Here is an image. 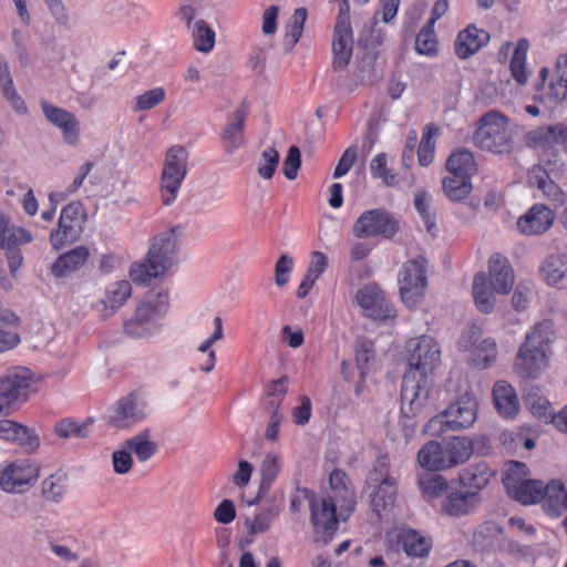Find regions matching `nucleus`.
I'll list each match as a JSON object with an SVG mask.
<instances>
[{"label":"nucleus","instance_id":"obj_56","mask_svg":"<svg viewBox=\"0 0 567 567\" xmlns=\"http://www.w3.org/2000/svg\"><path fill=\"white\" fill-rule=\"evenodd\" d=\"M374 359L373 344L370 341H361L355 348V367L359 370L360 379H364L369 363Z\"/></svg>","mask_w":567,"mask_h":567},{"label":"nucleus","instance_id":"obj_8","mask_svg":"<svg viewBox=\"0 0 567 567\" xmlns=\"http://www.w3.org/2000/svg\"><path fill=\"white\" fill-rule=\"evenodd\" d=\"M188 153L185 147L172 146L165 156L161 176V196L165 206L172 205L187 175Z\"/></svg>","mask_w":567,"mask_h":567},{"label":"nucleus","instance_id":"obj_51","mask_svg":"<svg viewBox=\"0 0 567 567\" xmlns=\"http://www.w3.org/2000/svg\"><path fill=\"white\" fill-rule=\"evenodd\" d=\"M431 197L427 193L421 192L415 195L414 198V207L416 212L420 214L424 226L429 233H432L435 229V216L431 206Z\"/></svg>","mask_w":567,"mask_h":567},{"label":"nucleus","instance_id":"obj_63","mask_svg":"<svg viewBox=\"0 0 567 567\" xmlns=\"http://www.w3.org/2000/svg\"><path fill=\"white\" fill-rule=\"evenodd\" d=\"M301 165V154L297 146H291L284 161V175L287 179H295Z\"/></svg>","mask_w":567,"mask_h":567},{"label":"nucleus","instance_id":"obj_50","mask_svg":"<svg viewBox=\"0 0 567 567\" xmlns=\"http://www.w3.org/2000/svg\"><path fill=\"white\" fill-rule=\"evenodd\" d=\"M419 486L425 495L432 497H439L444 493L446 494L449 491L447 481L443 476L436 474H425L421 476L419 480Z\"/></svg>","mask_w":567,"mask_h":567},{"label":"nucleus","instance_id":"obj_17","mask_svg":"<svg viewBox=\"0 0 567 567\" xmlns=\"http://www.w3.org/2000/svg\"><path fill=\"white\" fill-rule=\"evenodd\" d=\"M554 212L543 204L533 205L517 220V229L520 234L535 236L546 233L554 224Z\"/></svg>","mask_w":567,"mask_h":567},{"label":"nucleus","instance_id":"obj_62","mask_svg":"<svg viewBox=\"0 0 567 567\" xmlns=\"http://www.w3.org/2000/svg\"><path fill=\"white\" fill-rule=\"evenodd\" d=\"M293 260L288 255H281L275 266V284L278 287H284L289 281V276L292 270Z\"/></svg>","mask_w":567,"mask_h":567},{"label":"nucleus","instance_id":"obj_61","mask_svg":"<svg viewBox=\"0 0 567 567\" xmlns=\"http://www.w3.org/2000/svg\"><path fill=\"white\" fill-rule=\"evenodd\" d=\"M62 132L64 143L76 146L80 141V124L74 114L58 127Z\"/></svg>","mask_w":567,"mask_h":567},{"label":"nucleus","instance_id":"obj_64","mask_svg":"<svg viewBox=\"0 0 567 567\" xmlns=\"http://www.w3.org/2000/svg\"><path fill=\"white\" fill-rule=\"evenodd\" d=\"M567 96V82H563V79L553 76L548 89L545 94V99L553 104H557L565 100Z\"/></svg>","mask_w":567,"mask_h":567},{"label":"nucleus","instance_id":"obj_41","mask_svg":"<svg viewBox=\"0 0 567 567\" xmlns=\"http://www.w3.org/2000/svg\"><path fill=\"white\" fill-rule=\"evenodd\" d=\"M125 446L134 453L140 462L148 461L157 451V444L150 440V432L143 431L126 440Z\"/></svg>","mask_w":567,"mask_h":567},{"label":"nucleus","instance_id":"obj_59","mask_svg":"<svg viewBox=\"0 0 567 567\" xmlns=\"http://www.w3.org/2000/svg\"><path fill=\"white\" fill-rule=\"evenodd\" d=\"M113 470L116 474L123 475L130 472L133 466V458L131 451L123 444V449L113 452L112 454Z\"/></svg>","mask_w":567,"mask_h":567},{"label":"nucleus","instance_id":"obj_43","mask_svg":"<svg viewBox=\"0 0 567 567\" xmlns=\"http://www.w3.org/2000/svg\"><path fill=\"white\" fill-rule=\"evenodd\" d=\"M190 31L194 48L198 52L209 53L214 49L216 34L205 20L195 21Z\"/></svg>","mask_w":567,"mask_h":567},{"label":"nucleus","instance_id":"obj_10","mask_svg":"<svg viewBox=\"0 0 567 567\" xmlns=\"http://www.w3.org/2000/svg\"><path fill=\"white\" fill-rule=\"evenodd\" d=\"M311 524L315 532V540L327 544L334 535L338 528V519L343 518V512L337 515L338 503L331 496L315 497L312 494L309 498Z\"/></svg>","mask_w":567,"mask_h":567},{"label":"nucleus","instance_id":"obj_12","mask_svg":"<svg viewBox=\"0 0 567 567\" xmlns=\"http://www.w3.org/2000/svg\"><path fill=\"white\" fill-rule=\"evenodd\" d=\"M402 301L414 307L423 297L426 286V260L419 257L406 261L398 277Z\"/></svg>","mask_w":567,"mask_h":567},{"label":"nucleus","instance_id":"obj_36","mask_svg":"<svg viewBox=\"0 0 567 567\" xmlns=\"http://www.w3.org/2000/svg\"><path fill=\"white\" fill-rule=\"evenodd\" d=\"M487 282L485 272H478L473 279L472 295L477 309L483 313H491L495 307V298Z\"/></svg>","mask_w":567,"mask_h":567},{"label":"nucleus","instance_id":"obj_44","mask_svg":"<svg viewBox=\"0 0 567 567\" xmlns=\"http://www.w3.org/2000/svg\"><path fill=\"white\" fill-rule=\"evenodd\" d=\"M307 20V10L298 8L286 24L284 44L287 50H291L302 35L305 22Z\"/></svg>","mask_w":567,"mask_h":567},{"label":"nucleus","instance_id":"obj_60","mask_svg":"<svg viewBox=\"0 0 567 567\" xmlns=\"http://www.w3.org/2000/svg\"><path fill=\"white\" fill-rule=\"evenodd\" d=\"M279 473V461L275 455H267L261 464V488H268Z\"/></svg>","mask_w":567,"mask_h":567},{"label":"nucleus","instance_id":"obj_53","mask_svg":"<svg viewBox=\"0 0 567 567\" xmlns=\"http://www.w3.org/2000/svg\"><path fill=\"white\" fill-rule=\"evenodd\" d=\"M528 468L524 463L513 461L505 471L503 483L507 493L512 492V485L519 486L524 481H529Z\"/></svg>","mask_w":567,"mask_h":567},{"label":"nucleus","instance_id":"obj_57","mask_svg":"<svg viewBox=\"0 0 567 567\" xmlns=\"http://www.w3.org/2000/svg\"><path fill=\"white\" fill-rule=\"evenodd\" d=\"M370 172L374 178H380L388 186L395 184V176L391 174L386 166V155L380 153L375 155L370 163Z\"/></svg>","mask_w":567,"mask_h":567},{"label":"nucleus","instance_id":"obj_33","mask_svg":"<svg viewBox=\"0 0 567 567\" xmlns=\"http://www.w3.org/2000/svg\"><path fill=\"white\" fill-rule=\"evenodd\" d=\"M399 543L410 557H425L432 548L431 539L414 529H402L399 534Z\"/></svg>","mask_w":567,"mask_h":567},{"label":"nucleus","instance_id":"obj_54","mask_svg":"<svg viewBox=\"0 0 567 567\" xmlns=\"http://www.w3.org/2000/svg\"><path fill=\"white\" fill-rule=\"evenodd\" d=\"M496 342L491 338L484 339L475 348L474 362L477 367L485 369L496 359Z\"/></svg>","mask_w":567,"mask_h":567},{"label":"nucleus","instance_id":"obj_4","mask_svg":"<svg viewBox=\"0 0 567 567\" xmlns=\"http://www.w3.org/2000/svg\"><path fill=\"white\" fill-rule=\"evenodd\" d=\"M169 297L163 290H150L136 305L134 315L123 324L124 333L133 339H147L161 330L159 320L167 313Z\"/></svg>","mask_w":567,"mask_h":567},{"label":"nucleus","instance_id":"obj_21","mask_svg":"<svg viewBox=\"0 0 567 567\" xmlns=\"http://www.w3.org/2000/svg\"><path fill=\"white\" fill-rule=\"evenodd\" d=\"M489 286L492 290L507 295L514 285V271L507 258L494 254L488 260Z\"/></svg>","mask_w":567,"mask_h":567},{"label":"nucleus","instance_id":"obj_34","mask_svg":"<svg viewBox=\"0 0 567 567\" xmlns=\"http://www.w3.org/2000/svg\"><path fill=\"white\" fill-rule=\"evenodd\" d=\"M443 443L450 468L464 464L473 453V443L466 436H453Z\"/></svg>","mask_w":567,"mask_h":567},{"label":"nucleus","instance_id":"obj_48","mask_svg":"<svg viewBox=\"0 0 567 567\" xmlns=\"http://www.w3.org/2000/svg\"><path fill=\"white\" fill-rule=\"evenodd\" d=\"M525 404L535 416L544 420L551 419L550 403L539 393L538 389L528 390L525 394Z\"/></svg>","mask_w":567,"mask_h":567},{"label":"nucleus","instance_id":"obj_15","mask_svg":"<svg viewBox=\"0 0 567 567\" xmlns=\"http://www.w3.org/2000/svg\"><path fill=\"white\" fill-rule=\"evenodd\" d=\"M147 416L146 405L130 394L116 401L106 413V422L115 429H128Z\"/></svg>","mask_w":567,"mask_h":567},{"label":"nucleus","instance_id":"obj_19","mask_svg":"<svg viewBox=\"0 0 567 567\" xmlns=\"http://www.w3.org/2000/svg\"><path fill=\"white\" fill-rule=\"evenodd\" d=\"M480 504L476 492L447 491L440 502V512L458 517L472 513Z\"/></svg>","mask_w":567,"mask_h":567},{"label":"nucleus","instance_id":"obj_30","mask_svg":"<svg viewBox=\"0 0 567 567\" xmlns=\"http://www.w3.org/2000/svg\"><path fill=\"white\" fill-rule=\"evenodd\" d=\"M89 256L90 252L86 247H75L74 249L58 257L51 267V272L55 277H64L79 270L86 262Z\"/></svg>","mask_w":567,"mask_h":567},{"label":"nucleus","instance_id":"obj_45","mask_svg":"<svg viewBox=\"0 0 567 567\" xmlns=\"http://www.w3.org/2000/svg\"><path fill=\"white\" fill-rule=\"evenodd\" d=\"M91 421L79 423L72 419H64L54 426V433L61 439H85L90 433Z\"/></svg>","mask_w":567,"mask_h":567},{"label":"nucleus","instance_id":"obj_31","mask_svg":"<svg viewBox=\"0 0 567 567\" xmlns=\"http://www.w3.org/2000/svg\"><path fill=\"white\" fill-rule=\"evenodd\" d=\"M528 183L536 186L545 197L556 205H563L565 203L564 192L549 178L548 173L543 167L534 166L529 171Z\"/></svg>","mask_w":567,"mask_h":567},{"label":"nucleus","instance_id":"obj_23","mask_svg":"<svg viewBox=\"0 0 567 567\" xmlns=\"http://www.w3.org/2000/svg\"><path fill=\"white\" fill-rule=\"evenodd\" d=\"M370 482H378V485L372 494L371 505L377 516L379 518H382L383 514L390 512L395 504L396 481L392 476L386 474L380 481L379 478H373L371 476Z\"/></svg>","mask_w":567,"mask_h":567},{"label":"nucleus","instance_id":"obj_49","mask_svg":"<svg viewBox=\"0 0 567 567\" xmlns=\"http://www.w3.org/2000/svg\"><path fill=\"white\" fill-rule=\"evenodd\" d=\"M415 50L419 54L426 56H434L437 53V39L434 32V27L424 25L415 40Z\"/></svg>","mask_w":567,"mask_h":567},{"label":"nucleus","instance_id":"obj_35","mask_svg":"<svg viewBox=\"0 0 567 567\" xmlns=\"http://www.w3.org/2000/svg\"><path fill=\"white\" fill-rule=\"evenodd\" d=\"M493 476L494 472L486 463H477L464 470L460 481L464 487L481 491L488 485Z\"/></svg>","mask_w":567,"mask_h":567},{"label":"nucleus","instance_id":"obj_26","mask_svg":"<svg viewBox=\"0 0 567 567\" xmlns=\"http://www.w3.org/2000/svg\"><path fill=\"white\" fill-rule=\"evenodd\" d=\"M32 240L33 236L30 230L12 225L10 217L0 212V249H17Z\"/></svg>","mask_w":567,"mask_h":567},{"label":"nucleus","instance_id":"obj_38","mask_svg":"<svg viewBox=\"0 0 567 567\" xmlns=\"http://www.w3.org/2000/svg\"><path fill=\"white\" fill-rule=\"evenodd\" d=\"M449 174L471 177L476 172V162L472 152L458 150L453 152L446 161Z\"/></svg>","mask_w":567,"mask_h":567},{"label":"nucleus","instance_id":"obj_37","mask_svg":"<svg viewBox=\"0 0 567 567\" xmlns=\"http://www.w3.org/2000/svg\"><path fill=\"white\" fill-rule=\"evenodd\" d=\"M547 498L545 511L551 516H560L567 512V489L559 480H551L547 483Z\"/></svg>","mask_w":567,"mask_h":567},{"label":"nucleus","instance_id":"obj_32","mask_svg":"<svg viewBox=\"0 0 567 567\" xmlns=\"http://www.w3.org/2000/svg\"><path fill=\"white\" fill-rule=\"evenodd\" d=\"M0 89L3 97L10 103L11 107L17 113L25 114L28 112V107L23 99L14 87L9 64L2 54H0Z\"/></svg>","mask_w":567,"mask_h":567},{"label":"nucleus","instance_id":"obj_1","mask_svg":"<svg viewBox=\"0 0 567 567\" xmlns=\"http://www.w3.org/2000/svg\"><path fill=\"white\" fill-rule=\"evenodd\" d=\"M409 371L401 386V411L415 415L429 398L427 377L433 374L441 362V349L431 337L421 336L408 343Z\"/></svg>","mask_w":567,"mask_h":567},{"label":"nucleus","instance_id":"obj_24","mask_svg":"<svg viewBox=\"0 0 567 567\" xmlns=\"http://www.w3.org/2000/svg\"><path fill=\"white\" fill-rule=\"evenodd\" d=\"M540 278L551 287L567 288V257L564 254L548 255L539 267Z\"/></svg>","mask_w":567,"mask_h":567},{"label":"nucleus","instance_id":"obj_22","mask_svg":"<svg viewBox=\"0 0 567 567\" xmlns=\"http://www.w3.org/2000/svg\"><path fill=\"white\" fill-rule=\"evenodd\" d=\"M330 494L334 502L338 503L339 511H344L348 516L354 511L355 498L354 492L350 486V480L341 470H333L329 476Z\"/></svg>","mask_w":567,"mask_h":567},{"label":"nucleus","instance_id":"obj_6","mask_svg":"<svg viewBox=\"0 0 567 567\" xmlns=\"http://www.w3.org/2000/svg\"><path fill=\"white\" fill-rule=\"evenodd\" d=\"M474 143L483 151L503 154L511 150L512 133L508 118L498 111H489L477 122Z\"/></svg>","mask_w":567,"mask_h":567},{"label":"nucleus","instance_id":"obj_13","mask_svg":"<svg viewBox=\"0 0 567 567\" xmlns=\"http://www.w3.org/2000/svg\"><path fill=\"white\" fill-rule=\"evenodd\" d=\"M340 3L338 20L334 27L332 42L333 69H344L352 55V29L350 24V6L348 0H337Z\"/></svg>","mask_w":567,"mask_h":567},{"label":"nucleus","instance_id":"obj_47","mask_svg":"<svg viewBox=\"0 0 567 567\" xmlns=\"http://www.w3.org/2000/svg\"><path fill=\"white\" fill-rule=\"evenodd\" d=\"M437 135L439 130L436 127H425L417 148V159L421 166H429L432 163L435 152V138Z\"/></svg>","mask_w":567,"mask_h":567},{"label":"nucleus","instance_id":"obj_20","mask_svg":"<svg viewBox=\"0 0 567 567\" xmlns=\"http://www.w3.org/2000/svg\"><path fill=\"white\" fill-rule=\"evenodd\" d=\"M247 117V111L244 105L238 107L229 117L227 124L220 133V141L224 151L233 154L245 143L244 128Z\"/></svg>","mask_w":567,"mask_h":567},{"label":"nucleus","instance_id":"obj_27","mask_svg":"<svg viewBox=\"0 0 567 567\" xmlns=\"http://www.w3.org/2000/svg\"><path fill=\"white\" fill-rule=\"evenodd\" d=\"M493 400L498 413L513 419L519 411V402L515 389L505 381H498L493 388Z\"/></svg>","mask_w":567,"mask_h":567},{"label":"nucleus","instance_id":"obj_5","mask_svg":"<svg viewBox=\"0 0 567 567\" xmlns=\"http://www.w3.org/2000/svg\"><path fill=\"white\" fill-rule=\"evenodd\" d=\"M477 417V401L471 393H464L446 410L432 417L425 432L431 436H440L447 430L461 431L471 427Z\"/></svg>","mask_w":567,"mask_h":567},{"label":"nucleus","instance_id":"obj_9","mask_svg":"<svg viewBox=\"0 0 567 567\" xmlns=\"http://www.w3.org/2000/svg\"><path fill=\"white\" fill-rule=\"evenodd\" d=\"M39 476V465L29 458L6 463L0 468V489L9 494L25 493Z\"/></svg>","mask_w":567,"mask_h":567},{"label":"nucleus","instance_id":"obj_55","mask_svg":"<svg viewBox=\"0 0 567 567\" xmlns=\"http://www.w3.org/2000/svg\"><path fill=\"white\" fill-rule=\"evenodd\" d=\"M166 93L163 87H155L135 97L134 111H146L155 107L165 100Z\"/></svg>","mask_w":567,"mask_h":567},{"label":"nucleus","instance_id":"obj_42","mask_svg":"<svg viewBox=\"0 0 567 567\" xmlns=\"http://www.w3.org/2000/svg\"><path fill=\"white\" fill-rule=\"evenodd\" d=\"M529 48V43L526 39H520L514 50L511 59L509 69L513 79L518 84H525L528 80V72L526 69V55Z\"/></svg>","mask_w":567,"mask_h":567},{"label":"nucleus","instance_id":"obj_25","mask_svg":"<svg viewBox=\"0 0 567 567\" xmlns=\"http://www.w3.org/2000/svg\"><path fill=\"white\" fill-rule=\"evenodd\" d=\"M489 35L486 31L468 25L462 30L456 38L454 50L460 59H467L475 54L485 43Z\"/></svg>","mask_w":567,"mask_h":567},{"label":"nucleus","instance_id":"obj_14","mask_svg":"<svg viewBox=\"0 0 567 567\" xmlns=\"http://www.w3.org/2000/svg\"><path fill=\"white\" fill-rule=\"evenodd\" d=\"M83 208L79 202L70 203L61 210L58 227L50 233L49 239L53 249L59 250L80 237L83 229Z\"/></svg>","mask_w":567,"mask_h":567},{"label":"nucleus","instance_id":"obj_40","mask_svg":"<svg viewBox=\"0 0 567 567\" xmlns=\"http://www.w3.org/2000/svg\"><path fill=\"white\" fill-rule=\"evenodd\" d=\"M132 295V286L127 280H120L111 284L105 291L102 305L111 312L121 308Z\"/></svg>","mask_w":567,"mask_h":567},{"label":"nucleus","instance_id":"obj_2","mask_svg":"<svg viewBox=\"0 0 567 567\" xmlns=\"http://www.w3.org/2000/svg\"><path fill=\"white\" fill-rule=\"evenodd\" d=\"M182 227H172L153 238L144 262H135L130 268L133 281L147 284L153 278L163 276L175 262L177 238Z\"/></svg>","mask_w":567,"mask_h":567},{"label":"nucleus","instance_id":"obj_7","mask_svg":"<svg viewBox=\"0 0 567 567\" xmlns=\"http://www.w3.org/2000/svg\"><path fill=\"white\" fill-rule=\"evenodd\" d=\"M32 382L31 371L23 367L11 368L0 377V416L10 415L28 401Z\"/></svg>","mask_w":567,"mask_h":567},{"label":"nucleus","instance_id":"obj_11","mask_svg":"<svg viewBox=\"0 0 567 567\" xmlns=\"http://www.w3.org/2000/svg\"><path fill=\"white\" fill-rule=\"evenodd\" d=\"M399 230V223L389 212L375 208L363 212L352 226L357 238L382 237L390 239Z\"/></svg>","mask_w":567,"mask_h":567},{"label":"nucleus","instance_id":"obj_52","mask_svg":"<svg viewBox=\"0 0 567 567\" xmlns=\"http://www.w3.org/2000/svg\"><path fill=\"white\" fill-rule=\"evenodd\" d=\"M280 159L279 152L275 147L262 151L258 162V174L264 179H270L276 173Z\"/></svg>","mask_w":567,"mask_h":567},{"label":"nucleus","instance_id":"obj_39","mask_svg":"<svg viewBox=\"0 0 567 567\" xmlns=\"http://www.w3.org/2000/svg\"><path fill=\"white\" fill-rule=\"evenodd\" d=\"M442 188L451 202L464 200L473 190L471 177L449 175L442 181Z\"/></svg>","mask_w":567,"mask_h":567},{"label":"nucleus","instance_id":"obj_29","mask_svg":"<svg viewBox=\"0 0 567 567\" xmlns=\"http://www.w3.org/2000/svg\"><path fill=\"white\" fill-rule=\"evenodd\" d=\"M547 494V484L544 485L542 481L536 480L524 481L519 486L512 485V492L508 493L512 498L524 505H530L542 501L544 507L546 505Z\"/></svg>","mask_w":567,"mask_h":567},{"label":"nucleus","instance_id":"obj_28","mask_svg":"<svg viewBox=\"0 0 567 567\" xmlns=\"http://www.w3.org/2000/svg\"><path fill=\"white\" fill-rule=\"evenodd\" d=\"M417 462L431 472L450 470L444 443L437 441H430L420 449Z\"/></svg>","mask_w":567,"mask_h":567},{"label":"nucleus","instance_id":"obj_18","mask_svg":"<svg viewBox=\"0 0 567 567\" xmlns=\"http://www.w3.org/2000/svg\"><path fill=\"white\" fill-rule=\"evenodd\" d=\"M0 440L19 444L30 452L40 446V437L33 429L9 419L0 420Z\"/></svg>","mask_w":567,"mask_h":567},{"label":"nucleus","instance_id":"obj_46","mask_svg":"<svg viewBox=\"0 0 567 567\" xmlns=\"http://www.w3.org/2000/svg\"><path fill=\"white\" fill-rule=\"evenodd\" d=\"M68 477L64 473H55L42 482L43 496L51 502L58 503L65 494Z\"/></svg>","mask_w":567,"mask_h":567},{"label":"nucleus","instance_id":"obj_16","mask_svg":"<svg viewBox=\"0 0 567 567\" xmlns=\"http://www.w3.org/2000/svg\"><path fill=\"white\" fill-rule=\"evenodd\" d=\"M355 301L363 315L373 320H385L393 315V308L385 299L384 292L375 284L360 288L355 293Z\"/></svg>","mask_w":567,"mask_h":567},{"label":"nucleus","instance_id":"obj_58","mask_svg":"<svg viewBox=\"0 0 567 567\" xmlns=\"http://www.w3.org/2000/svg\"><path fill=\"white\" fill-rule=\"evenodd\" d=\"M40 105L45 120L55 127L61 126V124H63L68 118H71V115L73 114L65 109L49 103L48 101H41Z\"/></svg>","mask_w":567,"mask_h":567},{"label":"nucleus","instance_id":"obj_3","mask_svg":"<svg viewBox=\"0 0 567 567\" xmlns=\"http://www.w3.org/2000/svg\"><path fill=\"white\" fill-rule=\"evenodd\" d=\"M553 337V323L549 320L535 324L526 334L514 363V369L520 377L536 379L547 368Z\"/></svg>","mask_w":567,"mask_h":567}]
</instances>
